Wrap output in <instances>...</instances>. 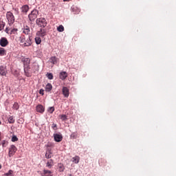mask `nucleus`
I'll use <instances>...</instances> for the list:
<instances>
[{
    "instance_id": "obj_2",
    "label": "nucleus",
    "mask_w": 176,
    "mask_h": 176,
    "mask_svg": "<svg viewBox=\"0 0 176 176\" xmlns=\"http://www.w3.org/2000/svg\"><path fill=\"white\" fill-rule=\"evenodd\" d=\"M36 24L41 28H45L47 25V21L45 18H38L36 20Z\"/></svg>"
},
{
    "instance_id": "obj_46",
    "label": "nucleus",
    "mask_w": 176,
    "mask_h": 176,
    "mask_svg": "<svg viewBox=\"0 0 176 176\" xmlns=\"http://www.w3.org/2000/svg\"><path fill=\"white\" fill-rule=\"evenodd\" d=\"M1 168H2V165L0 164V170H1Z\"/></svg>"
},
{
    "instance_id": "obj_17",
    "label": "nucleus",
    "mask_w": 176,
    "mask_h": 176,
    "mask_svg": "<svg viewBox=\"0 0 176 176\" xmlns=\"http://www.w3.org/2000/svg\"><path fill=\"white\" fill-rule=\"evenodd\" d=\"M36 111L40 113H43L45 112V107H43L41 104H38L36 106Z\"/></svg>"
},
{
    "instance_id": "obj_39",
    "label": "nucleus",
    "mask_w": 176,
    "mask_h": 176,
    "mask_svg": "<svg viewBox=\"0 0 176 176\" xmlns=\"http://www.w3.org/2000/svg\"><path fill=\"white\" fill-rule=\"evenodd\" d=\"M12 142H16V141H19V138L16 135H14L12 138Z\"/></svg>"
},
{
    "instance_id": "obj_20",
    "label": "nucleus",
    "mask_w": 176,
    "mask_h": 176,
    "mask_svg": "<svg viewBox=\"0 0 176 176\" xmlns=\"http://www.w3.org/2000/svg\"><path fill=\"white\" fill-rule=\"evenodd\" d=\"M58 171H60V173H63V171H64V170H65V167L64 166V164H63L62 163L58 164Z\"/></svg>"
},
{
    "instance_id": "obj_9",
    "label": "nucleus",
    "mask_w": 176,
    "mask_h": 176,
    "mask_svg": "<svg viewBox=\"0 0 176 176\" xmlns=\"http://www.w3.org/2000/svg\"><path fill=\"white\" fill-rule=\"evenodd\" d=\"M54 140L56 142H61L63 141V135L61 133H54Z\"/></svg>"
},
{
    "instance_id": "obj_36",
    "label": "nucleus",
    "mask_w": 176,
    "mask_h": 176,
    "mask_svg": "<svg viewBox=\"0 0 176 176\" xmlns=\"http://www.w3.org/2000/svg\"><path fill=\"white\" fill-rule=\"evenodd\" d=\"M48 112L50 113H53L54 112V107H49Z\"/></svg>"
},
{
    "instance_id": "obj_19",
    "label": "nucleus",
    "mask_w": 176,
    "mask_h": 176,
    "mask_svg": "<svg viewBox=\"0 0 176 176\" xmlns=\"http://www.w3.org/2000/svg\"><path fill=\"white\" fill-rule=\"evenodd\" d=\"M53 89V86L50 83H47L45 86V91L47 93H49L50 91H52V89Z\"/></svg>"
},
{
    "instance_id": "obj_32",
    "label": "nucleus",
    "mask_w": 176,
    "mask_h": 176,
    "mask_svg": "<svg viewBox=\"0 0 176 176\" xmlns=\"http://www.w3.org/2000/svg\"><path fill=\"white\" fill-rule=\"evenodd\" d=\"M59 117H60V119H61V120L63 122H65V120H67V116L66 115H64V114L60 115Z\"/></svg>"
},
{
    "instance_id": "obj_7",
    "label": "nucleus",
    "mask_w": 176,
    "mask_h": 176,
    "mask_svg": "<svg viewBox=\"0 0 176 176\" xmlns=\"http://www.w3.org/2000/svg\"><path fill=\"white\" fill-rule=\"evenodd\" d=\"M36 36H41L43 38V36H46V29L41 28L36 33Z\"/></svg>"
},
{
    "instance_id": "obj_31",
    "label": "nucleus",
    "mask_w": 176,
    "mask_h": 176,
    "mask_svg": "<svg viewBox=\"0 0 176 176\" xmlns=\"http://www.w3.org/2000/svg\"><path fill=\"white\" fill-rule=\"evenodd\" d=\"M57 31H58V32H64V26H63V25H59V26L57 28Z\"/></svg>"
},
{
    "instance_id": "obj_4",
    "label": "nucleus",
    "mask_w": 176,
    "mask_h": 176,
    "mask_svg": "<svg viewBox=\"0 0 176 176\" xmlns=\"http://www.w3.org/2000/svg\"><path fill=\"white\" fill-rule=\"evenodd\" d=\"M21 61L23 64V68L25 67H30V64H31V59L25 56H22L21 58Z\"/></svg>"
},
{
    "instance_id": "obj_3",
    "label": "nucleus",
    "mask_w": 176,
    "mask_h": 176,
    "mask_svg": "<svg viewBox=\"0 0 176 176\" xmlns=\"http://www.w3.org/2000/svg\"><path fill=\"white\" fill-rule=\"evenodd\" d=\"M7 20L8 21L9 25H12L14 23L15 19L14 15L11 12H8L6 14Z\"/></svg>"
},
{
    "instance_id": "obj_5",
    "label": "nucleus",
    "mask_w": 176,
    "mask_h": 176,
    "mask_svg": "<svg viewBox=\"0 0 176 176\" xmlns=\"http://www.w3.org/2000/svg\"><path fill=\"white\" fill-rule=\"evenodd\" d=\"M24 73L25 76H27L28 78H30V76H32V69H31V67L30 66H27L25 67H24Z\"/></svg>"
},
{
    "instance_id": "obj_8",
    "label": "nucleus",
    "mask_w": 176,
    "mask_h": 176,
    "mask_svg": "<svg viewBox=\"0 0 176 176\" xmlns=\"http://www.w3.org/2000/svg\"><path fill=\"white\" fill-rule=\"evenodd\" d=\"M9 45V41L6 37H2L0 40V45L2 47H6Z\"/></svg>"
},
{
    "instance_id": "obj_11",
    "label": "nucleus",
    "mask_w": 176,
    "mask_h": 176,
    "mask_svg": "<svg viewBox=\"0 0 176 176\" xmlns=\"http://www.w3.org/2000/svg\"><path fill=\"white\" fill-rule=\"evenodd\" d=\"M6 74H8L6 67L2 65L0 66V75H1V76H6Z\"/></svg>"
},
{
    "instance_id": "obj_40",
    "label": "nucleus",
    "mask_w": 176,
    "mask_h": 176,
    "mask_svg": "<svg viewBox=\"0 0 176 176\" xmlns=\"http://www.w3.org/2000/svg\"><path fill=\"white\" fill-rule=\"evenodd\" d=\"M52 128L54 129V130H57V124H52Z\"/></svg>"
},
{
    "instance_id": "obj_43",
    "label": "nucleus",
    "mask_w": 176,
    "mask_h": 176,
    "mask_svg": "<svg viewBox=\"0 0 176 176\" xmlns=\"http://www.w3.org/2000/svg\"><path fill=\"white\" fill-rule=\"evenodd\" d=\"M2 140V133L0 132V141Z\"/></svg>"
},
{
    "instance_id": "obj_18",
    "label": "nucleus",
    "mask_w": 176,
    "mask_h": 176,
    "mask_svg": "<svg viewBox=\"0 0 176 176\" xmlns=\"http://www.w3.org/2000/svg\"><path fill=\"white\" fill-rule=\"evenodd\" d=\"M30 32L31 30L30 29V27L26 25L23 28V34H25V35H30Z\"/></svg>"
},
{
    "instance_id": "obj_29",
    "label": "nucleus",
    "mask_w": 176,
    "mask_h": 176,
    "mask_svg": "<svg viewBox=\"0 0 176 176\" xmlns=\"http://www.w3.org/2000/svg\"><path fill=\"white\" fill-rule=\"evenodd\" d=\"M6 50L5 48L0 47V56H6Z\"/></svg>"
},
{
    "instance_id": "obj_13",
    "label": "nucleus",
    "mask_w": 176,
    "mask_h": 176,
    "mask_svg": "<svg viewBox=\"0 0 176 176\" xmlns=\"http://www.w3.org/2000/svg\"><path fill=\"white\" fill-rule=\"evenodd\" d=\"M68 77V74L66 72H62L59 74V78L61 80H65Z\"/></svg>"
},
{
    "instance_id": "obj_21",
    "label": "nucleus",
    "mask_w": 176,
    "mask_h": 176,
    "mask_svg": "<svg viewBox=\"0 0 176 176\" xmlns=\"http://www.w3.org/2000/svg\"><path fill=\"white\" fill-rule=\"evenodd\" d=\"M79 160H80V157L78 155L72 157V162L73 163H75V164H78V163H79Z\"/></svg>"
},
{
    "instance_id": "obj_10",
    "label": "nucleus",
    "mask_w": 176,
    "mask_h": 176,
    "mask_svg": "<svg viewBox=\"0 0 176 176\" xmlns=\"http://www.w3.org/2000/svg\"><path fill=\"white\" fill-rule=\"evenodd\" d=\"M32 45V40H31V37H28L25 39L23 44H22L23 47H27L28 46H31Z\"/></svg>"
},
{
    "instance_id": "obj_38",
    "label": "nucleus",
    "mask_w": 176,
    "mask_h": 176,
    "mask_svg": "<svg viewBox=\"0 0 176 176\" xmlns=\"http://www.w3.org/2000/svg\"><path fill=\"white\" fill-rule=\"evenodd\" d=\"M4 27H5V23L0 21V31H2Z\"/></svg>"
},
{
    "instance_id": "obj_37",
    "label": "nucleus",
    "mask_w": 176,
    "mask_h": 176,
    "mask_svg": "<svg viewBox=\"0 0 176 176\" xmlns=\"http://www.w3.org/2000/svg\"><path fill=\"white\" fill-rule=\"evenodd\" d=\"M77 135H78L76 133H73L71 134L70 137H71V138H72V140H76Z\"/></svg>"
},
{
    "instance_id": "obj_41",
    "label": "nucleus",
    "mask_w": 176,
    "mask_h": 176,
    "mask_svg": "<svg viewBox=\"0 0 176 176\" xmlns=\"http://www.w3.org/2000/svg\"><path fill=\"white\" fill-rule=\"evenodd\" d=\"M45 90L43 89H41L39 90V94H41V96H44L45 93H44Z\"/></svg>"
},
{
    "instance_id": "obj_12",
    "label": "nucleus",
    "mask_w": 176,
    "mask_h": 176,
    "mask_svg": "<svg viewBox=\"0 0 176 176\" xmlns=\"http://www.w3.org/2000/svg\"><path fill=\"white\" fill-rule=\"evenodd\" d=\"M62 92L65 97H67V98L69 97V89L67 87H63L62 89Z\"/></svg>"
},
{
    "instance_id": "obj_15",
    "label": "nucleus",
    "mask_w": 176,
    "mask_h": 176,
    "mask_svg": "<svg viewBox=\"0 0 176 176\" xmlns=\"http://www.w3.org/2000/svg\"><path fill=\"white\" fill-rule=\"evenodd\" d=\"M54 166V161L53 160H49L46 163V167L52 168Z\"/></svg>"
},
{
    "instance_id": "obj_26",
    "label": "nucleus",
    "mask_w": 176,
    "mask_h": 176,
    "mask_svg": "<svg viewBox=\"0 0 176 176\" xmlns=\"http://www.w3.org/2000/svg\"><path fill=\"white\" fill-rule=\"evenodd\" d=\"M99 164L100 166H105V164H107V161L104 158H100L99 160Z\"/></svg>"
},
{
    "instance_id": "obj_33",
    "label": "nucleus",
    "mask_w": 176,
    "mask_h": 176,
    "mask_svg": "<svg viewBox=\"0 0 176 176\" xmlns=\"http://www.w3.org/2000/svg\"><path fill=\"white\" fill-rule=\"evenodd\" d=\"M4 176H13V170H10L8 173L4 174Z\"/></svg>"
},
{
    "instance_id": "obj_42",
    "label": "nucleus",
    "mask_w": 176,
    "mask_h": 176,
    "mask_svg": "<svg viewBox=\"0 0 176 176\" xmlns=\"http://www.w3.org/2000/svg\"><path fill=\"white\" fill-rule=\"evenodd\" d=\"M6 144H8V142L6 141L3 140L1 143V145H2V146H6L5 145H6Z\"/></svg>"
},
{
    "instance_id": "obj_22",
    "label": "nucleus",
    "mask_w": 176,
    "mask_h": 176,
    "mask_svg": "<svg viewBox=\"0 0 176 176\" xmlns=\"http://www.w3.org/2000/svg\"><path fill=\"white\" fill-rule=\"evenodd\" d=\"M58 58L56 56H52L50 59V63H52V64H57V61H58Z\"/></svg>"
},
{
    "instance_id": "obj_16",
    "label": "nucleus",
    "mask_w": 176,
    "mask_h": 176,
    "mask_svg": "<svg viewBox=\"0 0 176 176\" xmlns=\"http://www.w3.org/2000/svg\"><path fill=\"white\" fill-rule=\"evenodd\" d=\"M53 173L52 172V170H48L46 169L43 170V172L41 173L42 176H52Z\"/></svg>"
},
{
    "instance_id": "obj_34",
    "label": "nucleus",
    "mask_w": 176,
    "mask_h": 176,
    "mask_svg": "<svg viewBox=\"0 0 176 176\" xmlns=\"http://www.w3.org/2000/svg\"><path fill=\"white\" fill-rule=\"evenodd\" d=\"M12 108H13V109H16V111H17V109H19V103L14 102Z\"/></svg>"
},
{
    "instance_id": "obj_27",
    "label": "nucleus",
    "mask_w": 176,
    "mask_h": 176,
    "mask_svg": "<svg viewBox=\"0 0 176 176\" xmlns=\"http://www.w3.org/2000/svg\"><path fill=\"white\" fill-rule=\"evenodd\" d=\"M27 38H25V35H21L20 37H19V42L21 43H24V42H25V40Z\"/></svg>"
},
{
    "instance_id": "obj_1",
    "label": "nucleus",
    "mask_w": 176,
    "mask_h": 176,
    "mask_svg": "<svg viewBox=\"0 0 176 176\" xmlns=\"http://www.w3.org/2000/svg\"><path fill=\"white\" fill-rule=\"evenodd\" d=\"M39 14V11L38 10H33L30 14L28 15V19L32 23L36 20L38 15Z\"/></svg>"
},
{
    "instance_id": "obj_25",
    "label": "nucleus",
    "mask_w": 176,
    "mask_h": 176,
    "mask_svg": "<svg viewBox=\"0 0 176 176\" xmlns=\"http://www.w3.org/2000/svg\"><path fill=\"white\" fill-rule=\"evenodd\" d=\"M35 43L36 45H41V43H42V38H41V36H38L35 38Z\"/></svg>"
},
{
    "instance_id": "obj_44",
    "label": "nucleus",
    "mask_w": 176,
    "mask_h": 176,
    "mask_svg": "<svg viewBox=\"0 0 176 176\" xmlns=\"http://www.w3.org/2000/svg\"><path fill=\"white\" fill-rule=\"evenodd\" d=\"M64 1V2H69V1H71V0H63Z\"/></svg>"
},
{
    "instance_id": "obj_45",
    "label": "nucleus",
    "mask_w": 176,
    "mask_h": 176,
    "mask_svg": "<svg viewBox=\"0 0 176 176\" xmlns=\"http://www.w3.org/2000/svg\"><path fill=\"white\" fill-rule=\"evenodd\" d=\"M1 124H2V121L0 120V126H1Z\"/></svg>"
},
{
    "instance_id": "obj_24",
    "label": "nucleus",
    "mask_w": 176,
    "mask_h": 176,
    "mask_svg": "<svg viewBox=\"0 0 176 176\" xmlns=\"http://www.w3.org/2000/svg\"><path fill=\"white\" fill-rule=\"evenodd\" d=\"M31 69H32L33 74H35V72H36L37 71H39V67H38V65H34L31 67Z\"/></svg>"
},
{
    "instance_id": "obj_30",
    "label": "nucleus",
    "mask_w": 176,
    "mask_h": 176,
    "mask_svg": "<svg viewBox=\"0 0 176 176\" xmlns=\"http://www.w3.org/2000/svg\"><path fill=\"white\" fill-rule=\"evenodd\" d=\"M8 122L10 124H13L14 123V122H16V120H14V117L13 116H10V118H8Z\"/></svg>"
},
{
    "instance_id": "obj_28",
    "label": "nucleus",
    "mask_w": 176,
    "mask_h": 176,
    "mask_svg": "<svg viewBox=\"0 0 176 176\" xmlns=\"http://www.w3.org/2000/svg\"><path fill=\"white\" fill-rule=\"evenodd\" d=\"M45 157H46V159H51L52 158V151H48L46 152Z\"/></svg>"
},
{
    "instance_id": "obj_23",
    "label": "nucleus",
    "mask_w": 176,
    "mask_h": 176,
    "mask_svg": "<svg viewBox=\"0 0 176 176\" xmlns=\"http://www.w3.org/2000/svg\"><path fill=\"white\" fill-rule=\"evenodd\" d=\"M9 31H10V34H14L15 32H17V29H10L9 28H7L6 29V32H7V34H9Z\"/></svg>"
},
{
    "instance_id": "obj_14",
    "label": "nucleus",
    "mask_w": 176,
    "mask_h": 176,
    "mask_svg": "<svg viewBox=\"0 0 176 176\" xmlns=\"http://www.w3.org/2000/svg\"><path fill=\"white\" fill-rule=\"evenodd\" d=\"M21 10L22 13L27 14L28 10H30V7L28 6V5H24L21 7Z\"/></svg>"
},
{
    "instance_id": "obj_35",
    "label": "nucleus",
    "mask_w": 176,
    "mask_h": 176,
    "mask_svg": "<svg viewBox=\"0 0 176 176\" xmlns=\"http://www.w3.org/2000/svg\"><path fill=\"white\" fill-rule=\"evenodd\" d=\"M47 78H48L50 80H52V79H53V78H54L53 74L47 73Z\"/></svg>"
},
{
    "instance_id": "obj_6",
    "label": "nucleus",
    "mask_w": 176,
    "mask_h": 176,
    "mask_svg": "<svg viewBox=\"0 0 176 176\" xmlns=\"http://www.w3.org/2000/svg\"><path fill=\"white\" fill-rule=\"evenodd\" d=\"M17 152V147H16L14 145H11L10 148H9V153H8V156L10 157H12L13 155H14Z\"/></svg>"
}]
</instances>
